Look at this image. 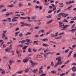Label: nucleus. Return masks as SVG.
I'll return each instance as SVG.
<instances>
[{
  "label": "nucleus",
  "mask_w": 76,
  "mask_h": 76,
  "mask_svg": "<svg viewBox=\"0 0 76 76\" xmlns=\"http://www.w3.org/2000/svg\"><path fill=\"white\" fill-rule=\"evenodd\" d=\"M68 15H69V14H64V13H61L58 14V16L59 18H61V17L60 16L62 15V16H64V17H66L67 16H68Z\"/></svg>",
  "instance_id": "nucleus-1"
},
{
  "label": "nucleus",
  "mask_w": 76,
  "mask_h": 76,
  "mask_svg": "<svg viewBox=\"0 0 76 76\" xmlns=\"http://www.w3.org/2000/svg\"><path fill=\"white\" fill-rule=\"evenodd\" d=\"M30 62L31 63V67H35V65H37V63H34L33 61H32L31 60H30Z\"/></svg>",
  "instance_id": "nucleus-2"
},
{
  "label": "nucleus",
  "mask_w": 76,
  "mask_h": 76,
  "mask_svg": "<svg viewBox=\"0 0 76 76\" xmlns=\"http://www.w3.org/2000/svg\"><path fill=\"white\" fill-rule=\"evenodd\" d=\"M69 26V25H65V26H64L63 27V29H61V31H65V30H66V28Z\"/></svg>",
  "instance_id": "nucleus-3"
},
{
  "label": "nucleus",
  "mask_w": 76,
  "mask_h": 76,
  "mask_svg": "<svg viewBox=\"0 0 76 76\" xmlns=\"http://www.w3.org/2000/svg\"><path fill=\"white\" fill-rule=\"evenodd\" d=\"M58 62L56 64H55V66H54V67L56 68V67L58 65H59V64H62V63L61 62H60V61L58 60Z\"/></svg>",
  "instance_id": "nucleus-4"
},
{
  "label": "nucleus",
  "mask_w": 76,
  "mask_h": 76,
  "mask_svg": "<svg viewBox=\"0 0 76 76\" xmlns=\"http://www.w3.org/2000/svg\"><path fill=\"white\" fill-rule=\"evenodd\" d=\"M56 60H58V61H59V62H61V63H63L62 61H61V57H59L58 58H56Z\"/></svg>",
  "instance_id": "nucleus-5"
},
{
  "label": "nucleus",
  "mask_w": 76,
  "mask_h": 76,
  "mask_svg": "<svg viewBox=\"0 0 76 76\" xmlns=\"http://www.w3.org/2000/svg\"><path fill=\"white\" fill-rule=\"evenodd\" d=\"M42 67H41L40 69H39V74H41V73H42L43 71L42 70Z\"/></svg>",
  "instance_id": "nucleus-6"
},
{
  "label": "nucleus",
  "mask_w": 76,
  "mask_h": 76,
  "mask_svg": "<svg viewBox=\"0 0 76 76\" xmlns=\"http://www.w3.org/2000/svg\"><path fill=\"white\" fill-rule=\"evenodd\" d=\"M51 6H52L53 7V8L52 10V11L53 12V11H54L55 10H56V9H57V7H56L55 6V5H54L53 4H51Z\"/></svg>",
  "instance_id": "nucleus-7"
},
{
  "label": "nucleus",
  "mask_w": 76,
  "mask_h": 76,
  "mask_svg": "<svg viewBox=\"0 0 76 76\" xmlns=\"http://www.w3.org/2000/svg\"><path fill=\"white\" fill-rule=\"evenodd\" d=\"M28 60H29V58H25L23 60V61L25 63H26L28 61Z\"/></svg>",
  "instance_id": "nucleus-8"
},
{
  "label": "nucleus",
  "mask_w": 76,
  "mask_h": 76,
  "mask_svg": "<svg viewBox=\"0 0 76 76\" xmlns=\"http://www.w3.org/2000/svg\"><path fill=\"white\" fill-rule=\"evenodd\" d=\"M73 7V6L72 5H71L70 6H69V7L67 9H66V10H68L69 11H70V10H72L71 9V8L72 7Z\"/></svg>",
  "instance_id": "nucleus-9"
},
{
  "label": "nucleus",
  "mask_w": 76,
  "mask_h": 76,
  "mask_svg": "<svg viewBox=\"0 0 76 76\" xmlns=\"http://www.w3.org/2000/svg\"><path fill=\"white\" fill-rule=\"evenodd\" d=\"M59 25H60V26H59V27H61L62 26H63L64 25V24H63V23L61 22H59Z\"/></svg>",
  "instance_id": "nucleus-10"
},
{
  "label": "nucleus",
  "mask_w": 76,
  "mask_h": 76,
  "mask_svg": "<svg viewBox=\"0 0 76 76\" xmlns=\"http://www.w3.org/2000/svg\"><path fill=\"white\" fill-rule=\"evenodd\" d=\"M69 51V49H67L66 50H64L63 51V53H65V54H66L68 53V51Z\"/></svg>",
  "instance_id": "nucleus-11"
},
{
  "label": "nucleus",
  "mask_w": 76,
  "mask_h": 76,
  "mask_svg": "<svg viewBox=\"0 0 76 76\" xmlns=\"http://www.w3.org/2000/svg\"><path fill=\"white\" fill-rule=\"evenodd\" d=\"M75 31H76V29H72V30H69L70 32H72V33H73L75 32Z\"/></svg>",
  "instance_id": "nucleus-12"
},
{
  "label": "nucleus",
  "mask_w": 76,
  "mask_h": 76,
  "mask_svg": "<svg viewBox=\"0 0 76 76\" xmlns=\"http://www.w3.org/2000/svg\"><path fill=\"white\" fill-rule=\"evenodd\" d=\"M14 7V5L13 4L7 6V7Z\"/></svg>",
  "instance_id": "nucleus-13"
},
{
  "label": "nucleus",
  "mask_w": 76,
  "mask_h": 76,
  "mask_svg": "<svg viewBox=\"0 0 76 76\" xmlns=\"http://www.w3.org/2000/svg\"><path fill=\"white\" fill-rule=\"evenodd\" d=\"M23 72V70L20 71H18L16 72L17 74H21Z\"/></svg>",
  "instance_id": "nucleus-14"
},
{
  "label": "nucleus",
  "mask_w": 76,
  "mask_h": 76,
  "mask_svg": "<svg viewBox=\"0 0 76 76\" xmlns=\"http://www.w3.org/2000/svg\"><path fill=\"white\" fill-rule=\"evenodd\" d=\"M17 54H18V57H20L21 56V53H20V52L19 51H17Z\"/></svg>",
  "instance_id": "nucleus-15"
},
{
  "label": "nucleus",
  "mask_w": 76,
  "mask_h": 76,
  "mask_svg": "<svg viewBox=\"0 0 76 76\" xmlns=\"http://www.w3.org/2000/svg\"><path fill=\"white\" fill-rule=\"evenodd\" d=\"M1 73V75H4V74L6 73V72H5V71H4V70H3L2 71Z\"/></svg>",
  "instance_id": "nucleus-16"
},
{
  "label": "nucleus",
  "mask_w": 76,
  "mask_h": 76,
  "mask_svg": "<svg viewBox=\"0 0 76 76\" xmlns=\"http://www.w3.org/2000/svg\"><path fill=\"white\" fill-rule=\"evenodd\" d=\"M28 47V46H25L23 47H22V50H26Z\"/></svg>",
  "instance_id": "nucleus-17"
},
{
  "label": "nucleus",
  "mask_w": 76,
  "mask_h": 76,
  "mask_svg": "<svg viewBox=\"0 0 76 76\" xmlns=\"http://www.w3.org/2000/svg\"><path fill=\"white\" fill-rule=\"evenodd\" d=\"M40 40H42V41H48V39L47 38H45L43 39H41Z\"/></svg>",
  "instance_id": "nucleus-18"
},
{
  "label": "nucleus",
  "mask_w": 76,
  "mask_h": 76,
  "mask_svg": "<svg viewBox=\"0 0 76 76\" xmlns=\"http://www.w3.org/2000/svg\"><path fill=\"white\" fill-rule=\"evenodd\" d=\"M42 45L43 46H44L45 47H48V44L43 43Z\"/></svg>",
  "instance_id": "nucleus-19"
},
{
  "label": "nucleus",
  "mask_w": 76,
  "mask_h": 76,
  "mask_svg": "<svg viewBox=\"0 0 76 76\" xmlns=\"http://www.w3.org/2000/svg\"><path fill=\"white\" fill-rule=\"evenodd\" d=\"M71 1H69V2L67 1L65 3V4H70L71 3Z\"/></svg>",
  "instance_id": "nucleus-20"
},
{
  "label": "nucleus",
  "mask_w": 76,
  "mask_h": 76,
  "mask_svg": "<svg viewBox=\"0 0 76 76\" xmlns=\"http://www.w3.org/2000/svg\"><path fill=\"white\" fill-rule=\"evenodd\" d=\"M61 38H62V36H61L58 37H56L55 39H61Z\"/></svg>",
  "instance_id": "nucleus-21"
},
{
  "label": "nucleus",
  "mask_w": 76,
  "mask_h": 76,
  "mask_svg": "<svg viewBox=\"0 0 76 76\" xmlns=\"http://www.w3.org/2000/svg\"><path fill=\"white\" fill-rule=\"evenodd\" d=\"M76 67L75 66H73L72 69V71H74L75 72V69H76Z\"/></svg>",
  "instance_id": "nucleus-22"
},
{
  "label": "nucleus",
  "mask_w": 76,
  "mask_h": 76,
  "mask_svg": "<svg viewBox=\"0 0 76 76\" xmlns=\"http://www.w3.org/2000/svg\"><path fill=\"white\" fill-rule=\"evenodd\" d=\"M51 73L52 74H54V73H56V72L55 70H52L51 71Z\"/></svg>",
  "instance_id": "nucleus-23"
},
{
  "label": "nucleus",
  "mask_w": 76,
  "mask_h": 76,
  "mask_svg": "<svg viewBox=\"0 0 76 76\" xmlns=\"http://www.w3.org/2000/svg\"><path fill=\"white\" fill-rule=\"evenodd\" d=\"M29 68H27L25 69V72H29Z\"/></svg>",
  "instance_id": "nucleus-24"
},
{
  "label": "nucleus",
  "mask_w": 76,
  "mask_h": 76,
  "mask_svg": "<svg viewBox=\"0 0 76 76\" xmlns=\"http://www.w3.org/2000/svg\"><path fill=\"white\" fill-rule=\"evenodd\" d=\"M41 57H42L41 55H38L37 56V58H40Z\"/></svg>",
  "instance_id": "nucleus-25"
},
{
  "label": "nucleus",
  "mask_w": 76,
  "mask_h": 76,
  "mask_svg": "<svg viewBox=\"0 0 76 76\" xmlns=\"http://www.w3.org/2000/svg\"><path fill=\"white\" fill-rule=\"evenodd\" d=\"M13 62V61H12V60L9 61V64H10V65H12Z\"/></svg>",
  "instance_id": "nucleus-26"
},
{
  "label": "nucleus",
  "mask_w": 76,
  "mask_h": 76,
  "mask_svg": "<svg viewBox=\"0 0 76 76\" xmlns=\"http://www.w3.org/2000/svg\"><path fill=\"white\" fill-rule=\"evenodd\" d=\"M53 22V20H51L49 22H47V24H50V23H51V22Z\"/></svg>",
  "instance_id": "nucleus-27"
},
{
  "label": "nucleus",
  "mask_w": 76,
  "mask_h": 76,
  "mask_svg": "<svg viewBox=\"0 0 76 76\" xmlns=\"http://www.w3.org/2000/svg\"><path fill=\"white\" fill-rule=\"evenodd\" d=\"M73 53V51H72L71 52H70L69 53L68 55V57H70V56H71V54H72V53Z\"/></svg>",
  "instance_id": "nucleus-28"
},
{
  "label": "nucleus",
  "mask_w": 76,
  "mask_h": 76,
  "mask_svg": "<svg viewBox=\"0 0 76 76\" xmlns=\"http://www.w3.org/2000/svg\"><path fill=\"white\" fill-rule=\"evenodd\" d=\"M20 33V31H18V32H17L15 33V37H17L18 34H19V33Z\"/></svg>",
  "instance_id": "nucleus-29"
},
{
  "label": "nucleus",
  "mask_w": 76,
  "mask_h": 76,
  "mask_svg": "<svg viewBox=\"0 0 76 76\" xmlns=\"http://www.w3.org/2000/svg\"><path fill=\"white\" fill-rule=\"evenodd\" d=\"M31 33L28 32L25 35V36H26V35H31Z\"/></svg>",
  "instance_id": "nucleus-30"
},
{
  "label": "nucleus",
  "mask_w": 76,
  "mask_h": 76,
  "mask_svg": "<svg viewBox=\"0 0 76 76\" xmlns=\"http://www.w3.org/2000/svg\"><path fill=\"white\" fill-rule=\"evenodd\" d=\"M63 22H66V23H69V21H67L66 19H64L63 20Z\"/></svg>",
  "instance_id": "nucleus-31"
},
{
  "label": "nucleus",
  "mask_w": 76,
  "mask_h": 76,
  "mask_svg": "<svg viewBox=\"0 0 76 76\" xmlns=\"http://www.w3.org/2000/svg\"><path fill=\"white\" fill-rule=\"evenodd\" d=\"M26 41L28 43H29V42H30V41H31V39H26Z\"/></svg>",
  "instance_id": "nucleus-32"
},
{
  "label": "nucleus",
  "mask_w": 76,
  "mask_h": 76,
  "mask_svg": "<svg viewBox=\"0 0 76 76\" xmlns=\"http://www.w3.org/2000/svg\"><path fill=\"white\" fill-rule=\"evenodd\" d=\"M22 6V4L20 3H19L18 4V6L19 7H20Z\"/></svg>",
  "instance_id": "nucleus-33"
},
{
  "label": "nucleus",
  "mask_w": 76,
  "mask_h": 76,
  "mask_svg": "<svg viewBox=\"0 0 76 76\" xmlns=\"http://www.w3.org/2000/svg\"><path fill=\"white\" fill-rule=\"evenodd\" d=\"M58 32H57L55 34V36L57 37L58 36Z\"/></svg>",
  "instance_id": "nucleus-34"
},
{
  "label": "nucleus",
  "mask_w": 76,
  "mask_h": 76,
  "mask_svg": "<svg viewBox=\"0 0 76 76\" xmlns=\"http://www.w3.org/2000/svg\"><path fill=\"white\" fill-rule=\"evenodd\" d=\"M46 18H51V15H49L48 16H46Z\"/></svg>",
  "instance_id": "nucleus-35"
},
{
  "label": "nucleus",
  "mask_w": 76,
  "mask_h": 76,
  "mask_svg": "<svg viewBox=\"0 0 76 76\" xmlns=\"http://www.w3.org/2000/svg\"><path fill=\"white\" fill-rule=\"evenodd\" d=\"M28 51L29 52V53H31V48H29L28 49Z\"/></svg>",
  "instance_id": "nucleus-36"
},
{
  "label": "nucleus",
  "mask_w": 76,
  "mask_h": 76,
  "mask_svg": "<svg viewBox=\"0 0 76 76\" xmlns=\"http://www.w3.org/2000/svg\"><path fill=\"white\" fill-rule=\"evenodd\" d=\"M76 47V45H74L72 46V48H75Z\"/></svg>",
  "instance_id": "nucleus-37"
},
{
  "label": "nucleus",
  "mask_w": 76,
  "mask_h": 76,
  "mask_svg": "<svg viewBox=\"0 0 76 76\" xmlns=\"http://www.w3.org/2000/svg\"><path fill=\"white\" fill-rule=\"evenodd\" d=\"M39 26H36L34 28V29H39Z\"/></svg>",
  "instance_id": "nucleus-38"
},
{
  "label": "nucleus",
  "mask_w": 76,
  "mask_h": 76,
  "mask_svg": "<svg viewBox=\"0 0 76 76\" xmlns=\"http://www.w3.org/2000/svg\"><path fill=\"white\" fill-rule=\"evenodd\" d=\"M37 69H34L33 70L32 72L33 73H36V72H37Z\"/></svg>",
  "instance_id": "nucleus-39"
},
{
  "label": "nucleus",
  "mask_w": 76,
  "mask_h": 76,
  "mask_svg": "<svg viewBox=\"0 0 76 76\" xmlns=\"http://www.w3.org/2000/svg\"><path fill=\"white\" fill-rule=\"evenodd\" d=\"M35 18H36V17H32L31 18V19H33L34 20H35Z\"/></svg>",
  "instance_id": "nucleus-40"
},
{
  "label": "nucleus",
  "mask_w": 76,
  "mask_h": 76,
  "mask_svg": "<svg viewBox=\"0 0 76 76\" xmlns=\"http://www.w3.org/2000/svg\"><path fill=\"white\" fill-rule=\"evenodd\" d=\"M5 16H9V15H10V14L9 13H7V14H5Z\"/></svg>",
  "instance_id": "nucleus-41"
},
{
  "label": "nucleus",
  "mask_w": 76,
  "mask_h": 76,
  "mask_svg": "<svg viewBox=\"0 0 76 76\" xmlns=\"http://www.w3.org/2000/svg\"><path fill=\"white\" fill-rule=\"evenodd\" d=\"M45 31V30H42L41 31H39V32H44Z\"/></svg>",
  "instance_id": "nucleus-42"
},
{
  "label": "nucleus",
  "mask_w": 76,
  "mask_h": 76,
  "mask_svg": "<svg viewBox=\"0 0 76 76\" xmlns=\"http://www.w3.org/2000/svg\"><path fill=\"white\" fill-rule=\"evenodd\" d=\"M22 47V45H18V47H19V48Z\"/></svg>",
  "instance_id": "nucleus-43"
},
{
  "label": "nucleus",
  "mask_w": 76,
  "mask_h": 76,
  "mask_svg": "<svg viewBox=\"0 0 76 76\" xmlns=\"http://www.w3.org/2000/svg\"><path fill=\"white\" fill-rule=\"evenodd\" d=\"M33 51H34V53H36V52H37V50L35 49H33Z\"/></svg>",
  "instance_id": "nucleus-44"
},
{
  "label": "nucleus",
  "mask_w": 76,
  "mask_h": 76,
  "mask_svg": "<svg viewBox=\"0 0 76 76\" xmlns=\"http://www.w3.org/2000/svg\"><path fill=\"white\" fill-rule=\"evenodd\" d=\"M6 21H7V20L4 19L2 20V22H6Z\"/></svg>",
  "instance_id": "nucleus-45"
},
{
  "label": "nucleus",
  "mask_w": 76,
  "mask_h": 76,
  "mask_svg": "<svg viewBox=\"0 0 76 76\" xmlns=\"http://www.w3.org/2000/svg\"><path fill=\"white\" fill-rule=\"evenodd\" d=\"M40 76H46V74H42L40 75Z\"/></svg>",
  "instance_id": "nucleus-46"
},
{
  "label": "nucleus",
  "mask_w": 76,
  "mask_h": 76,
  "mask_svg": "<svg viewBox=\"0 0 76 76\" xmlns=\"http://www.w3.org/2000/svg\"><path fill=\"white\" fill-rule=\"evenodd\" d=\"M49 8L50 9V10H51V9H53V7L52 6H50L49 7Z\"/></svg>",
  "instance_id": "nucleus-47"
},
{
  "label": "nucleus",
  "mask_w": 76,
  "mask_h": 76,
  "mask_svg": "<svg viewBox=\"0 0 76 76\" xmlns=\"http://www.w3.org/2000/svg\"><path fill=\"white\" fill-rule=\"evenodd\" d=\"M20 19H26V18L24 17H20Z\"/></svg>",
  "instance_id": "nucleus-48"
},
{
  "label": "nucleus",
  "mask_w": 76,
  "mask_h": 76,
  "mask_svg": "<svg viewBox=\"0 0 76 76\" xmlns=\"http://www.w3.org/2000/svg\"><path fill=\"white\" fill-rule=\"evenodd\" d=\"M12 22H16V21H17V20L14 19H12Z\"/></svg>",
  "instance_id": "nucleus-49"
},
{
  "label": "nucleus",
  "mask_w": 76,
  "mask_h": 76,
  "mask_svg": "<svg viewBox=\"0 0 76 76\" xmlns=\"http://www.w3.org/2000/svg\"><path fill=\"white\" fill-rule=\"evenodd\" d=\"M6 32H7V31H3V34H5L6 33Z\"/></svg>",
  "instance_id": "nucleus-50"
},
{
  "label": "nucleus",
  "mask_w": 76,
  "mask_h": 76,
  "mask_svg": "<svg viewBox=\"0 0 76 76\" xmlns=\"http://www.w3.org/2000/svg\"><path fill=\"white\" fill-rule=\"evenodd\" d=\"M26 42V40H23L21 41V43H24V42Z\"/></svg>",
  "instance_id": "nucleus-51"
},
{
  "label": "nucleus",
  "mask_w": 76,
  "mask_h": 76,
  "mask_svg": "<svg viewBox=\"0 0 76 76\" xmlns=\"http://www.w3.org/2000/svg\"><path fill=\"white\" fill-rule=\"evenodd\" d=\"M64 75H65V73H62L60 75V76H64Z\"/></svg>",
  "instance_id": "nucleus-52"
},
{
  "label": "nucleus",
  "mask_w": 76,
  "mask_h": 76,
  "mask_svg": "<svg viewBox=\"0 0 76 76\" xmlns=\"http://www.w3.org/2000/svg\"><path fill=\"white\" fill-rule=\"evenodd\" d=\"M13 19H18V17H14L12 18Z\"/></svg>",
  "instance_id": "nucleus-53"
},
{
  "label": "nucleus",
  "mask_w": 76,
  "mask_h": 76,
  "mask_svg": "<svg viewBox=\"0 0 76 76\" xmlns=\"http://www.w3.org/2000/svg\"><path fill=\"white\" fill-rule=\"evenodd\" d=\"M38 41H34V44H35V43H37L38 42Z\"/></svg>",
  "instance_id": "nucleus-54"
},
{
  "label": "nucleus",
  "mask_w": 76,
  "mask_h": 76,
  "mask_svg": "<svg viewBox=\"0 0 76 76\" xmlns=\"http://www.w3.org/2000/svg\"><path fill=\"white\" fill-rule=\"evenodd\" d=\"M3 37H2V38H4L5 37H6V35L4 34H2Z\"/></svg>",
  "instance_id": "nucleus-55"
},
{
  "label": "nucleus",
  "mask_w": 76,
  "mask_h": 76,
  "mask_svg": "<svg viewBox=\"0 0 76 76\" xmlns=\"http://www.w3.org/2000/svg\"><path fill=\"white\" fill-rule=\"evenodd\" d=\"M17 2V1L16 0L13 2V3L14 4H16V3Z\"/></svg>",
  "instance_id": "nucleus-56"
},
{
  "label": "nucleus",
  "mask_w": 76,
  "mask_h": 76,
  "mask_svg": "<svg viewBox=\"0 0 76 76\" xmlns=\"http://www.w3.org/2000/svg\"><path fill=\"white\" fill-rule=\"evenodd\" d=\"M51 35L52 37H55V35L54 34H51Z\"/></svg>",
  "instance_id": "nucleus-57"
},
{
  "label": "nucleus",
  "mask_w": 76,
  "mask_h": 76,
  "mask_svg": "<svg viewBox=\"0 0 76 76\" xmlns=\"http://www.w3.org/2000/svg\"><path fill=\"white\" fill-rule=\"evenodd\" d=\"M23 35V34L21 33L19 34V36L20 37H22Z\"/></svg>",
  "instance_id": "nucleus-58"
},
{
  "label": "nucleus",
  "mask_w": 76,
  "mask_h": 76,
  "mask_svg": "<svg viewBox=\"0 0 76 76\" xmlns=\"http://www.w3.org/2000/svg\"><path fill=\"white\" fill-rule=\"evenodd\" d=\"M73 57L74 58H76V53H75L73 56Z\"/></svg>",
  "instance_id": "nucleus-59"
},
{
  "label": "nucleus",
  "mask_w": 76,
  "mask_h": 76,
  "mask_svg": "<svg viewBox=\"0 0 76 76\" xmlns=\"http://www.w3.org/2000/svg\"><path fill=\"white\" fill-rule=\"evenodd\" d=\"M65 66H66V65L65 64L61 66V68H63L64 67H65Z\"/></svg>",
  "instance_id": "nucleus-60"
},
{
  "label": "nucleus",
  "mask_w": 76,
  "mask_h": 76,
  "mask_svg": "<svg viewBox=\"0 0 76 76\" xmlns=\"http://www.w3.org/2000/svg\"><path fill=\"white\" fill-rule=\"evenodd\" d=\"M4 11H6V9H4L3 10L1 11L2 13H3L4 12Z\"/></svg>",
  "instance_id": "nucleus-61"
},
{
  "label": "nucleus",
  "mask_w": 76,
  "mask_h": 76,
  "mask_svg": "<svg viewBox=\"0 0 76 76\" xmlns=\"http://www.w3.org/2000/svg\"><path fill=\"white\" fill-rule=\"evenodd\" d=\"M52 11H53V10H50L48 12V13H51V12H52Z\"/></svg>",
  "instance_id": "nucleus-62"
},
{
  "label": "nucleus",
  "mask_w": 76,
  "mask_h": 76,
  "mask_svg": "<svg viewBox=\"0 0 76 76\" xmlns=\"http://www.w3.org/2000/svg\"><path fill=\"white\" fill-rule=\"evenodd\" d=\"M60 9H59L56 12V13H59V12H60Z\"/></svg>",
  "instance_id": "nucleus-63"
},
{
  "label": "nucleus",
  "mask_w": 76,
  "mask_h": 76,
  "mask_svg": "<svg viewBox=\"0 0 76 76\" xmlns=\"http://www.w3.org/2000/svg\"><path fill=\"white\" fill-rule=\"evenodd\" d=\"M72 76H75V73H73L72 74Z\"/></svg>",
  "instance_id": "nucleus-64"
}]
</instances>
